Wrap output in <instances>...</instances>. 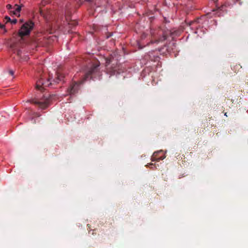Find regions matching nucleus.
<instances>
[{
  "mask_svg": "<svg viewBox=\"0 0 248 248\" xmlns=\"http://www.w3.org/2000/svg\"><path fill=\"white\" fill-rule=\"evenodd\" d=\"M56 77L54 79L53 81L56 83H58L60 81L63 79L64 76L60 71H57L56 72Z\"/></svg>",
  "mask_w": 248,
  "mask_h": 248,
  "instance_id": "obj_8",
  "label": "nucleus"
},
{
  "mask_svg": "<svg viewBox=\"0 0 248 248\" xmlns=\"http://www.w3.org/2000/svg\"><path fill=\"white\" fill-rule=\"evenodd\" d=\"M236 66H237V67H239V66H240V68H241V67H242L241 66H240V65H236Z\"/></svg>",
  "mask_w": 248,
  "mask_h": 248,
  "instance_id": "obj_23",
  "label": "nucleus"
},
{
  "mask_svg": "<svg viewBox=\"0 0 248 248\" xmlns=\"http://www.w3.org/2000/svg\"><path fill=\"white\" fill-rule=\"evenodd\" d=\"M161 152H162V151L155 152L154 153L153 156L152 157V158H151L152 161H159L160 160H163L166 157L165 156L157 157L158 154H159V153H161Z\"/></svg>",
  "mask_w": 248,
  "mask_h": 248,
  "instance_id": "obj_6",
  "label": "nucleus"
},
{
  "mask_svg": "<svg viewBox=\"0 0 248 248\" xmlns=\"http://www.w3.org/2000/svg\"><path fill=\"white\" fill-rule=\"evenodd\" d=\"M56 38V37L55 36H49L48 38H47V40L46 42V44H49L51 43V41L52 40H53V38Z\"/></svg>",
  "mask_w": 248,
  "mask_h": 248,
  "instance_id": "obj_11",
  "label": "nucleus"
},
{
  "mask_svg": "<svg viewBox=\"0 0 248 248\" xmlns=\"http://www.w3.org/2000/svg\"><path fill=\"white\" fill-rule=\"evenodd\" d=\"M146 37V34L144 33H142L141 36V39H143L145 38Z\"/></svg>",
  "mask_w": 248,
  "mask_h": 248,
  "instance_id": "obj_17",
  "label": "nucleus"
},
{
  "mask_svg": "<svg viewBox=\"0 0 248 248\" xmlns=\"http://www.w3.org/2000/svg\"><path fill=\"white\" fill-rule=\"evenodd\" d=\"M74 25H76L78 24V22L77 21H74L73 22Z\"/></svg>",
  "mask_w": 248,
  "mask_h": 248,
  "instance_id": "obj_20",
  "label": "nucleus"
},
{
  "mask_svg": "<svg viewBox=\"0 0 248 248\" xmlns=\"http://www.w3.org/2000/svg\"><path fill=\"white\" fill-rule=\"evenodd\" d=\"M100 62L96 60H94L92 62L90 67L88 68L86 72L83 79L80 81L73 82L70 86L67 89V92L70 95H73L77 93L79 89V86L90 77L94 74H96L99 70V66Z\"/></svg>",
  "mask_w": 248,
  "mask_h": 248,
  "instance_id": "obj_1",
  "label": "nucleus"
},
{
  "mask_svg": "<svg viewBox=\"0 0 248 248\" xmlns=\"http://www.w3.org/2000/svg\"><path fill=\"white\" fill-rule=\"evenodd\" d=\"M28 59H29L28 57L26 56V57L25 58V60H27Z\"/></svg>",
  "mask_w": 248,
  "mask_h": 248,
  "instance_id": "obj_21",
  "label": "nucleus"
},
{
  "mask_svg": "<svg viewBox=\"0 0 248 248\" xmlns=\"http://www.w3.org/2000/svg\"><path fill=\"white\" fill-rule=\"evenodd\" d=\"M150 33L151 35L150 43L151 44H158L163 42L167 39L168 34L170 33V31L168 30L158 28L156 29H151Z\"/></svg>",
  "mask_w": 248,
  "mask_h": 248,
  "instance_id": "obj_2",
  "label": "nucleus"
},
{
  "mask_svg": "<svg viewBox=\"0 0 248 248\" xmlns=\"http://www.w3.org/2000/svg\"><path fill=\"white\" fill-rule=\"evenodd\" d=\"M224 5H222L220 7H218L217 9V12L216 13V14L218 16H220L221 15V11L223 10Z\"/></svg>",
  "mask_w": 248,
  "mask_h": 248,
  "instance_id": "obj_10",
  "label": "nucleus"
},
{
  "mask_svg": "<svg viewBox=\"0 0 248 248\" xmlns=\"http://www.w3.org/2000/svg\"><path fill=\"white\" fill-rule=\"evenodd\" d=\"M215 3H216L217 1V0H212Z\"/></svg>",
  "mask_w": 248,
  "mask_h": 248,
  "instance_id": "obj_22",
  "label": "nucleus"
},
{
  "mask_svg": "<svg viewBox=\"0 0 248 248\" xmlns=\"http://www.w3.org/2000/svg\"><path fill=\"white\" fill-rule=\"evenodd\" d=\"M35 105H37L41 109H45L48 107L50 102V98L46 95H43V97L39 98L38 97L32 99L28 101Z\"/></svg>",
  "mask_w": 248,
  "mask_h": 248,
  "instance_id": "obj_3",
  "label": "nucleus"
},
{
  "mask_svg": "<svg viewBox=\"0 0 248 248\" xmlns=\"http://www.w3.org/2000/svg\"><path fill=\"white\" fill-rule=\"evenodd\" d=\"M5 19L6 20V22H10L11 21V18L8 16H6L5 17Z\"/></svg>",
  "mask_w": 248,
  "mask_h": 248,
  "instance_id": "obj_14",
  "label": "nucleus"
},
{
  "mask_svg": "<svg viewBox=\"0 0 248 248\" xmlns=\"http://www.w3.org/2000/svg\"><path fill=\"white\" fill-rule=\"evenodd\" d=\"M150 165H153V163H151V164H150Z\"/></svg>",
  "mask_w": 248,
  "mask_h": 248,
  "instance_id": "obj_25",
  "label": "nucleus"
},
{
  "mask_svg": "<svg viewBox=\"0 0 248 248\" xmlns=\"http://www.w3.org/2000/svg\"><path fill=\"white\" fill-rule=\"evenodd\" d=\"M109 63H110V61H109V60H107L106 61V64H106V65H107V66H108V65Z\"/></svg>",
  "mask_w": 248,
  "mask_h": 248,
  "instance_id": "obj_19",
  "label": "nucleus"
},
{
  "mask_svg": "<svg viewBox=\"0 0 248 248\" xmlns=\"http://www.w3.org/2000/svg\"><path fill=\"white\" fill-rule=\"evenodd\" d=\"M34 26V23L31 20L25 22L22 25L19 31V36L22 37L23 36L29 35Z\"/></svg>",
  "mask_w": 248,
  "mask_h": 248,
  "instance_id": "obj_4",
  "label": "nucleus"
},
{
  "mask_svg": "<svg viewBox=\"0 0 248 248\" xmlns=\"http://www.w3.org/2000/svg\"><path fill=\"white\" fill-rule=\"evenodd\" d=\"M9 72L11 75L13 76L14 75V71L13 70H10Z\"/></svg>",
  "mask_w": 248,
  "mask_h": 248,
  "instance_id": "obj_18",
  "label": "nucleus"
},
{
  "mask_svg": "<svg viewBox=\"0 0 248 248\" xmlns=\"http://www.w3.org/2000/svg\"><path fill=\"white\" fill-rule=\"evenodd\" d=\"M198 19H197L196 20L191 21L189 23V26H191L194 24H196V23H198Z\"/></svg>",
  "mask_w": 248,
  "mask_h": 248,
  "instance_id": "obj_12",
  "label": "nucleus"
},
{
  "mask_svg": "<svg viewBox=\"0 0 248 248\" xmlns=\"http://www.w3.org/2000/svg\"><path fill=\"white\" fill-rule=\"evenodd\" d=\"M216 11V10H213V12H215V11Z\"/></svg>",
  "mask_w": 248,
  "mask_h": 248,
  "instance_id": "obj_27",
  "label": "nucleus"
},
{
  "mask_svg": "<svg viewBox=\"0 0 248 248\" xmlns=\"http://www.w3.org/2000/svg\"><path fill=\"white\" fill-rule=\"evenodd\" d=\"M85 0L87 1H89V2L91 1V0Z\"/></svg>",
  "mask_w": 248,
  "mask_h": 248,
  "instance_id": "obj_24",
  "label": "nucleus"
},
{
  "mask_svg": "<svg viewBox=\"0 0 248 248\" xmlns=\"http://www.w3.org/2000/svg\"><path fill=\"white\" fill-rule=\"evenodd\" d=\"M20 22H23V20H20Z\"/></svg>",
  "mask_w": 248,
  "mask_h": 248,
  "instance_id": "obj_26",
  "label": "nucleus"
},
{
  "mask_svg": "<svg viewBox=\"0 0 248 248\" xmlns=\"http://www.w3.org/2000/svg\"><path fill=\"white\" fill-rule=\"evenodd\" d=\"M116 71V69L113 68L112 70H110L108 71L111 73V75H113L115 74V72Z\"/></svg>",
  "mask_w": 248,
  "mask_h": 248,
  "instance_id": "obj_13",
  "label": "nucleus"
},
{
  "mask_svg": "<svg viewBox=\"0 0 248 248\" xmlns=\"http://www.w3.org/2000/svg\"><path fill=\"white\" fill-rule=\"evenodd\" d=\"M43 78V76L41 75L40 79L36 82V89L41 92L43 91L45 87L48 86L49 85L52 84L51 82H49L50 80V75L49 76L48 80L46 81H44Z\"/></svg>",
  "mask_w": 248,
  "mask_h": 248,
  "instance_id": "obj_5",
  "label": "nucleus"
},
{
  "mask_svg": "<svg viewBox=\"0 0 248 248\" xmlns=\"http://www.w3.org/2000/svg\"><path fill=\"white\" fill-rule=\"evenodd\" d=\"M9 22H11L12 24H16L17 22V19H14L13 20H11Z\"/></svg>",
  "mask_w": 248,
  "mask_h": 248,
  "instance_id": "obj_15",
  "label": "nucleus"
},
{
  "mask_svg": "<svg viewBox=\"0 0 248 248\" xmlns=\"http://www.w3.org/2000/svg\"><path fill=\"white\" fill-rule=\"evenodd\" d=\"M16 46L17 44L16 43H12L10 45V48L14 53H16L18 56L21 57V51L17 49Z\"/></svg>",
  "mask_w": 248,
  "mask_h": 248,
  "instance_id": "obj_7",
  "label": "nucleus"
},
{
  "mask_svg": "<svg viewBox=\"0 0 248 248\" xmlns=\"http://www.w3.org/2000/svg\"><path fill=\"white\" fill-rule=\"evenodd\" d=\"M15 10L10 11V14H13L14 15H16L20 12V11L21 10V6H19L17 4H16L15 5Z\"/></svg>",
  "mask_w": 248,
  "mask_h": 248,
  "instance_id": "obj_9",
  "label": "nucleus"
},
{
  "mask_svg": "<svg viewBox=\"0 0 248 248\" xmlns=\"http://www.w3.org/2000/svg\"><path fill=\"white\" fill-rule=\"evenodd\" d=\"M6 8L7 9L10 10V9H12V6L11 4H7L6 5Z\"/></svg>",
  "mask_w": 248,
  "mask_h": 248,
  "instance_id": "obj_16",
  "label": "nucleus"
}]
</instances>
